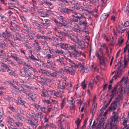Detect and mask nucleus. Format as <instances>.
Segmentation results:
<instances>
[{"label": "nucleus", "instance_id": "nucleus-1", "mask_svg": "<svg viewBox=\"0 0 129 129\" xmlns=\"http://www.w3.org/2000/svg\"><path fill=\"white\" fill-rule=\"evenodd\" d=\"M118 71L117 73H116V72L114 71L112 73V74H114L115 73V75L113 76L110 82V83H112L114 80H115L118 78H120L121 76L122 73L124 72V68L121 67V62L118 64Z\"/></svg>", "mask_w": 129, "mask_h": 129}, {"label": "nucleus", "instance_id": "nucleus-2", "mask_svg": "<svg viewBox=\"0 0 129 129\" xmlns=\"http://www.w3.org/2000/svg\"><path fill=\"white\" fill-rule=\"evenodd\" d=\"M119 117L118 116L117 113L114 112L112 113V116L109 119L108 124L111 126L115 125L119 123L118 120Z\"/></svg>", "mask_w": 129, "mask_h": 129}, {"label": "nucleus", "instance_id": "nucleus-3", "mask_svg": "<svg viewBox=\"0 0 129 129\" xmlns=\"http://www.w3.org/2000/svg\"><path fill=\"white\" fill-rule=\"evenodd\" d=\"M99 59L100 62L101 68L102 70H105L104 68L106 67V62L107 61V58L102 55Z\"/></svg>", "mask_w": 129, "mask_h": 129}, {"label": "nucleus", "instance_id": "nucleus-4", "mask_svg": "<svg viewBox=\"0 0 129 129\" xmlns=\"http://www.w3.org/2000/svg\"><path fill=\"white\" fill-rule=\"evenodd\" d=\"M26 36L27 37L29 38V42H31V44L33 46H38L39 44L37 41L35 40L33 38V36L28 33H26Z\"/></svg>", "mask_w": 129, "mask_h": 129}, {"label": "nucleus", "instance_id": "nucleus-5", "mask_svg": "<svg viewBox=\"0 0 129 129\" xmlns=\"http://www.w3.org/2000/svg\"><path fill=\"white\" fill-rule=\"evenodd\" d=\"M26 36L27 37L29 38V42H31V44L33 46H38L39 44L37 41L35 40L33 38V36L28 33H26Z\"/></svg>", "mask_w": 129, "mask_h": 129}, {"label": "nucleus", "instance_id": "nucleus-6", "mask_svg": "<svg viewBox=\"0 0 129 129\" xmlns=\"http://www.w3.org/2000/svg\"><path fill=\"white\" fill-rule=\"evenodd\" d=\"M71 40L73 42L76 43L80 45V44H83L84 42L83 41L79 40L78 36L76 34H73L72 35L70 38Z\"/></svg>", "mask_w": 129, "mask_h": 129}, {"label": "nucleus", "instance_id": "nucleus-7", "mask_svg": "<svg viewBox=\"0 0 129 129\" xmlns=\"http://www.w3.org/2000/svg\"><path fill=\"white\" fill-rule=\"evenodd\" d=\"M17 99L18 101L15 100V102L18 104L24 106L25 108H27L29 106V105L28 104L25 102L23 100L20 96H18Z\"/></svg>", "mask_w": 129, "mask_h": 129}, {"label": "nucleus", "instance_id": "nucleus-8", "mask_svg": "<svg viewBox=\"0 0 129 129\" xmlns=\"http://www.w3.org/2000/svg\"><path fill=\"white\" fill-rule=\"evenodd\" d=\"M67 102L70 104V109L71 110H73L74 109L75 105L74 104L75 102L74 101L73 97L71 96H69L67 99Z\"/></svg>", "mask_w": 129, "mask_h": 129}, {"label": "nucleus", "instance_id": "nucleus-9", "mask_svg": "<svg viewBox=\"0 0 129 129\" xmlns=\"http://www.w3.org/2000/svg\"><path fill=\"white\" fill-rule=\"evenodd\" d=\"M106 112L105 113V115L104 117L101 118L99 123L97 125V127L98 128H100L102 127L104 125L105 121L106 120Z\"/></svg>", "mask_w": 129, "mask_h": 129}, {"label": "nucleus", "instance_id": "nucleus-10", "mask_svg": "<svg viewBox=\"0 0 129 129\" xmlns=\"http://www.w3.org/2000/svg\"><path fill=\"white\" fill-rule=\"evenodd\" d=\"M9 85L10 86H12L13 87L15 88L16 90H18L19 91H20L22 92V93H23L26 94L28 96H29L30 95V93L28 91H26L25 90V89H24L21 90H19V89L17 87L14 85L12 83L9 82Z\"/></svg>", "mask_w": 129, "mask_h": 129}, {"label": "nucleus", "instance_id": "nucleus-11", "mask_svg": "<svg viewBox=\"0 0 129 129\" xmlns=\"http://www.w3.org/2000/svg\"><path fill=\"white\" fill-rule=\"evenodd\" d=\"M68 68L67 69L65 67L64 68L63 71L67 72H69L71 75H73L75 74V71L74 69V68H73V66L71 67H68Z\"/></svg>", "mask_w": 129, "mask_h": 129}, {"label": "nucleus", "instance_id": "nucleus-12", "mask_svg": "<svg viewBox=\"0 0 129 129\" xmlns=\"http://www.w3.org/2000/svg\"><path fill=\"white\" fill-rule=\"evenodd\" d=\"M34 106L38 110H41L43 112L46 113V108L45 107H42L41 105L36 104L34 105Z\"/></svg>", "mask_w": 129, "mask_h": 129}, {"label": "nucleus", "instance_id": "nucleus-13", "mask_svg": "<svg viewBox=\"0 0 129 129\" xmlns=\"http://www.w3.org/2000/svg\"><path fill=\"white\" fill-rule=\"evenodd\" d=\"M57 61H59L60 63V65L61 66L63 67L64 68L67 66V64L64 62V59L62 57L59 58L58 59L56 60Z\"/></svg>", "mask_w": 129, "mask_h": 129}, {"label": "nucleus", "instance_id": "nucleus-14", "mask_svg": "<svg viewBox=\"0 0 129 129\" xmlns=\"http://www.w3.org/2000/svg\"><path fill=\"white\" fill-rule=\"evenodd\" d=\"M59 10L62 13L63 12L65 13H69L71 12H72L73 11L71 10L66 8H62L61 7H60L59 9Z\"/></svg>", "mask_w": 129, "mask_h": 129}, {"label": "nucleus", "instance_id": "nucleus-15", "mask_svg": "<svg viewBox=\"0 0 129 129\" xmlns=\"http://www.w3.org/2000/svg\"><path fill=\"white\" fill-rule=\"evenodd\" d=\"M117 106V103L115 101H113L111 104L110 107H109V109L112 111L115 110Z\"/></svg>", "mask_w": 129, "mask_h": 129}, {"label": "nucleus", "instance_id": "nucleus-16", "mask_svg": "<svg viewBox=\"0 0 129 129\" xmlns=\"http://www.w3.org/2000/svg\"><path fill=\"white\" fill-rule=\"evenodd\" d=\"M68 4L70 6H73L72 8H75L77 5H80V4L77 2L75 0H71V1L68 2Z\"/></svg>", "mask_w": 129, "mask_h": 129}, {"label": "nucleus", "instance_id": "nucleus-17", "mask_svg": "<svg viewBox=\"0 0 129 129\" xmlns=\"http://www.w3.org/2000/svg\"><path fill=\"white\" fill-rule=\"evenodd\" d=\"M128 78H125L124 76L122 77L121 80L118 83V85L120 86H121L122 85V83L124 82L126 83L127 82Z\"/></svg>", "mask_w": 129, "mask_h": 129}, {"label": "nucleus", "instance_id": "nucleus-18", "mask_svg": "<svg viewBox=\"0 0 129 129\" xmlns=\"http://www.w3.org/2000/svg\"><path fill=\"white\" fill-rule=\"evenodd\" d=\"M39 71L40 73L45 74L48 76L50 77L51 76V73L46 70L41 69Z\"/></svg>", "mask_w": 129, "mask_h": 129}, {"label": "nucleus", "instance_id": "nucleus-19", "mask_svg": "<svg viewBox=\"0 0 129 129\" xmlns=\"http://www.w3.org/2000/svg\"><path fill=\"white\" fill-rule=\"evenodd\" d=\"M121 62V66L123 68H124V70L123 71H124V68H125V67H126V66L127 65L128 63V61L125 60L124 62V67L123 66L122 64V62L121 61H120L118 63H117V64H116V63L115 62L114 63L115 64V67H116V66H117L118 67L117 68H118V64H119V62Z\"/></svg>", "mask_w": 129, "mask_h": 129}, {"label": "nucleus", "instance_id": "nucleus-20", "mask_svg": "<svg viewBox=\"0 0 129 129\" xmlns=\"http://www.w3.org/2000/svg\"><path fill=\"white\" fill-rule=\"evenodd\" d=\"M72 29L73 31L77 33H79L80 32V28L77 24L75 25L74 27L72 28Z\"/></svg>", "mask_w": 129, "mask_h": 129}, {"label": "nucleus", "instance_id": "nucleus-21", "mask_svg": "<svg viewBox=\"0 0 129 129\" xmlns=\"http://www.w3.org/2000/svg\"><path fill=\"white\" fill-rule=\"evenodd\" d=\"M60 47L65 50L68 49V44L65 43H60Z\"/></svg>", "mask_w": 129, "mask_h": 129}, {"label": "nucleus", "instance_id": "nucleus-22", "mask_svg": "<svg viewBox=\"0 0 129 129\" xmlns=\"http://www.w3.org/2000/svg\"><path fill=\"white\" fill-rule=\"evenodd\" d=\"M79 24L80 25H83L85 27H86L87 24V22L86 20L85 21L82 20L81 17V18H80L79 20Z\"/></svg>", "mask_w": 129, "mask_h": 129}, {"label": "nucleus", "instance_id": "nucleus-23", "mask_svg": "<svg viewBox=\"0 0 129 129\" xmlns=\"http://www.w3.org/2000/svg\"><path fill=\"white\" fill-rule=\"evenodd\" d=\"M33 75L30 72L26 73V74L25 76L26 78H27L28 80L33 79Z\"/></svg>", "mask_w": 129, "mask_h": 129}, {"label": "nucleus", "instance_id": "nucleus-24", "mask_svg": "<svg viewBox=\"0 0 129 129\" xmlns=\"http://www.w3.org/2000/svg\"><path fill=\"white\" fill-rule=\"evenodd\" d=\"M48 92H50L52 95H54L57 97H58L59 96V93L56 92L53 90H48Z\"/></svg>", "mask_w": 129, "mask_h": 129}, {"label": "nucleus", "instance_id": "nucleus-25", "mask_svg": "<svg viewBox=\"0 0 129 129\" xmlns=\"http://www.w3.org/2000/svg\"><path fill=\"white\" fill-rule=\"evenodd\" d=\"M42 114V113L40 112L37 114H36L34 116V118H34L35 120L36 121V123H37L38 122V120L39 118V117L38 116H41Z\"/></svg>", "mask_w": 129, "mask_h": 129}, {"label": "nucleus", "instance_id": "nucleus-26", "mask_svg": "<svg viewBox=\"0 0 129 129\" xmlns=\"http://www.w3.org/2000/svg\"><path fill=\"white\" fill-rule=\"evenodd\" d=\"M110 13L108 12L107 13H104L102 14L101 17V19L102 21L107 18L108 16L110 14Z\"/></svg>", "mask_w": 129, "mask_h": 129}, {"label": "nucleus", "instance_id": "nucleus-27", "mask_svg": "<svg viewBox=\"0 0 129 129\" xmlns=\"http://www.w3.org/2000/svg\"><path fill=\"white\" fill-rule=\"evenodd\" d=\"M48 91H43L41 92V93L42 96H44L45 97H48L49 96V95L48 93Z\"/></svg>", "mask_w": 129, "mask_h": 129}, {"label": "nucleus", "instance_id": "nucleus-28", "mask_svg": "<svg viewBox=\"0 0 129 129\" xmlns=\"http://www.w3.org/2000/svg\"><path fill=\"white\" fill-rule=\"evenodd\" d=\"M122 96L123 95L122 94L118 95L117 97L115 99V101L117 103L120 102L122 100Z\"/></svg>", "mask_w": 129, "mask_h": 129}, {"label": "nucleus", "instance_id": "nucleus-29", "mask_svg": "<svg viewBox=\"0 0 129 129\" xmlns=\"http://www.w3.org/2000/svg\"><path fill=\"white\" fill-rule=\"evenodd\" d=\"M25 67L28 68L29 69H30L31 71H33L34 72H35L36 71V70L35 69L33 68L32 67H31L29 64L26 63Z\"/></svg>", "mask_w": 129, "mask_h": 129}, {"label": "nucleus", "instance_id": "nucleus-30", "mask_svg": "<svg viewBox=\"0 0 129 129\" xmlns=\"http://www.w3.org/2000/svg\"><path fill=\"white\" fill-rule=\"evenodd\" d=\"M28 99H31L32 100H34L37 97V95L35 94H32L30 93L29 96H28Z\"/></svg>", "mask_w": 129, "mask_h": 129}, {"label": "nucleus", "instance_id": "nucleus-31", "mask_svg": "<svg viewBox=\"0 0 129 129\" xmlns=\"http://www.w3.org/2000/svg\"><path fill=\"white\" fill-rule=\"evenodd\" d=\"M51 103H52L55 104V106H54L55 109H57V110H58L59 109H58L57 108L58 107L57 101H56L53 99H51Z\"/></svg>", "mask_w": 129, "mask_h": 129}, {"label": "nucleus", "instance_id": "nucleus-32", "mask_svg": "<svg viewBox=\"0 0 129 129\" xmlns=\"http://www.w3.org/2000/svg\"><path fill=\"white\" fill-rule=\"evenodd\" d=\"M7 44L3 41L1 40L0 42V47L1 48L4 49L6 47Z\"/></svg>", "mask_w": 129, "mask_h": 129}, {"label": "nucleus", "instance_id": "nucleus-33", "mask_svg": "<svg viewBox=\"0 0 129 129\" xmlns=\"http://www.w3.org/2000/svg\"><path fill=\"white\" fill-rule=\"evenodd\" d=\"M79 85V84H77V86H78ZM80 86H81L84 89H85L86 87V85L85 83V80H84L79 84Z\"/></svg>", "mask_w": 129, "mask_h": 129}, {"label": "nucleus", "instance_id": "nucleus-34", "mask_svg": "<svg viewBox=\"0 0 129 129\" xmlns=\"http://www.w3.org/2000/svg\"><path fill=\"white\" fill-rule=\"evenodd\" d=\"M18 23L16 21L13 20L11 21V25L13 26V25L14 26H16V28H17L18 26Z\"/></svg>", "mask_w": 129, "mask_h": 129}, {"label": "nucleus", "instance_id": "nucleus-35", "mask_svg": "<svg viewBox=\"0 0 129 129\" xmlns=\"http://www.w3.org/2000/svg\"><path fill=\"white\" fill-rule=\"evenodd\" d=\"M70 54L71 56L74 57L76 59H77L79 61H83V59L78 57L77 55H75L73 53H71Z\"/></svg>", "mask_w": 129, "mask_h": 129}, {"label": "nucleus", "instance_id": "nucleus-36", "mask_svg": "<svg viewBox=\"0 0 129 129\" xmlns=\"http://www.w3.org/2000/svg\"><path fill=\"white\" fill-rule=\"evenodd\" d=\"M111 92L112 93V94L111 95V96H112V97H113L114 96H116L117 94L116 88L115 87L113 89Z\"/></svg>", "mask_w": 129, "mask_h": 129}, {"label": "nucleus", "instance_id": "nucleus-37", "mask_svg": "<svg viewBox=\"0 0 129 129\" xmlns=\"http://www.w3.org/2000/svg\"><path fill=\"white\" fill-rule=\"evenodd\" d=\"M59 73V72L55 71L52 74L51 73L50 76L52 77H56L57 74Z\"/></svg>", "mask_w": 129, "mask_h": 129}, {"label": "nucleus", "instance_id": "nucleus-38", "mask_svg": "<svg viewBox=\"0 0 129 129\" xmlns=\"http://www.w3.org/2000/svg\"><path fill=\"white\" fill-rule=\"evenodd\" d=\"M35 112L33 111H31L29 114V118H34V116L36 114Z\"/></svg>", "mask_w": 129, "mask_h": 129}, {"label": "nucleus", "instance_id": "nucleus-39", "mask_svg": "<svg viewBox=\"0 0 129 129\" xmlns=\"http://www.w3.org/2000/svg\"><path fill=\"white\" fill-rule=\"evenodd\" d=\"M54 52H53L54 53H58L59 54H63V52L62 50H59L57 49L56 50H53Z\"/></svg>", "mask_w": 129, "mask_h": 129}, {"label": "nucleus", "instance_id": "nucleus-40", "mask_svg": "<svg viewBox=\"0 0 129 129\" xmlns=\"http://www.w3.org/2000/svg\"><path fill=\"white\" fill-rule=\"evenodd\" d=\"M25 121H26L27 123L32 126L33 127L35 126V124H34V123L30 120L27 119L25 120Z\"/></svg>", "mask_w": 129, "mask_h": 129}, {"label": "nucleus", "instance_id": "nucleus-41", "mask_svg": "<svg viewBox=\"0 0 129 129\" xmlns=\"http://www.w3.org/2000/svg\"><path fill=\"white\" fill-rule=\"evenodd\" d=\"M36 37L39 39H41L45 40L48 39V38L47 37L44 36H43L37 35Z\"/></svg>", "mask_w": 129, "mask_h": 129}, {"label": "nucleus", "instance_id": "nucleus-42", "mask_svg": "<svg viewBox=\"0 0 129 129\" xmlns=\"http://www.w3.org/2000/svg\"><path fill=\"white\" fill-rule=\"evenodd\" d=\"M81 17L78 16L75 17L73 18V20L74 22H77L79 20H80Z\"/></svg>", "mask_w": 129, "mask_h": 129}, {"label": "nucleus", "instance_id": "nucleus-43", "mask_svg": "<svg viewBox=\"0 0 129 129\" xmlns=\"http://www.w3.org/2000/svg\"><path fill=\"white\" fill-rule=\"evenodd\" d=\"M76 45H70L68 44V49L75 50Z\"/></svg>", "mask_w": 129, "mask_h": 129}, {"label": "nucleus", "instance_id": "nucleus-44", "mask_svg": "<svg viewBox=\"0 0 129 129\" xmlns=\"http://www.w3.org/2000/svg\"><path fill=\"white\" fill-rule=\"evenodd\" d=\"M50 126L53 128H55V125H54L53 123H49V124H46L44 126L45 127V126Z\"/></svg>", "mask_w": 129, "mask_h": 129}, {"label": "nucleus", "instance_id": "nucleus-45", "mask_svg": "<svg viewBox=\"0 0 129 129\" xmlns=\"http://www.w3.org/2000/svg\"><path fill=\"white\" fill-rule=\"evenodd\" d=\"M103 112V110H102V109H101L98 112L97 116L99 117H100L102 116Z\"/></svg>", "mask_w": 129, "mask_h": 129}, {"label": "nucleus", "instance_id": "nucleus-46", "mask_svg": "<svg viewBox=\"0 0 129 129\" xmlns=\"http://www.w3.org/2000/svg\"><path fill=\"white\" fill-rule=\"evenodd\" d=\"M99 44L101 47L105 48V49L106 47H108L107 45L105 43H99Z\"/></svg>", "mask_w": 129, "mask_h": 129}, {"label": "nucleus", "instance_id": "nucleus-47", "mask_svg": "<svg viewBox=\"0 0 129 129\" xmlns=\"http://www.w3.org/2000/svg\"><path fill=\"white\" fill-rule=\"evenodd\" d=\"M6 69L7 70V71L9 74L13 75L14 73V72L10 69L8 67V68Z\"/></svg>", "mask_w": 129, "mask_h": 129}, {"label": "nucleus", "instance_id": "nucleus-48", "mask_svg": "<svg viewBox=\"0 0 129 129\" xmlns=\"http://www.w3.org/2000/svg\"><path fill=\"white\" fill-rule=\"evenodd\" d=\"M47 62L53 68H54L53 67L55 66V64L54 62L48 60H47Z\"/></svg>", "mask_w": 129, "mask_h": 129}, {"label": "nucleus", "instance_id": "nucleus-49", "mask_svg": "<svg viewBox=\"0 0 129 129\" xmlns=\"http://www.w3.org/2000/svg\"><path fill=\"white\" fill-rule=\"evenodd\" d=\"M81 120V119H80L79 118H78L77 120L75 122V123L76 124V127H79V125L80 123Z\"/></svg>", "mask_w": 129, "mask_h": 129}, {"label": "nucleus", "instance_id": "nucleus-50", "mask_svg": "<svg viewBox=\"0 0 129 129\" xmlns=\"http://www.w3.org/2000/svg\"><path fill=\"white\" fill-rule=\"evenodd\" d=\"M89 13L91 14L92 16L95 18H97L98 16L96 13L95 14L94 12L93 11H90L89 12Z\"/></svg>", "mask_w": 129, "mask_h": 129}, {"label": "nucleus", "instance_id": "nucleus-51", "mask_svg": "<svg viewBox=\"0 0 129 129\" xmlns=\"http://www.w3.org/2000/svg\"><path fill=\"white\" fill-rule=\"evenodd\" d=\"M29 58L32 60H34L37 61H38L39 60V59H37V58H36L35 57L32 55L29 56Z\"/></svg>", "mask_w": 129, "mask_h": 129}, {"label": "nucleus", "instance_id": "nucleus-52", "mask_svg": "<svg viewBox=\"0 0 129 129\" xmlns=\"http://www.w3.org/2000/svg\"><path fill=\"white\" fill-rule=\"evenodd\" d=\"M33 24L35 26L37 27L39 26L40 25L37 21H34L33 22Z\"/></svg>", "mask_w": 129, "mask_h": 129}, {"label": "nucleus", "instance_id": "nucleus-53", "mask_svg": "<svg viewBox=\"0 0 129 129\" xmlns=\"http://www.w3.org/2000/svg\"><path fill=\"white\" fill-rule=\"evenodd\" d=\"M26 72L24 71H20V75L21 76L23 77H24L26 76Z\"/></svg>", "mask_w": 129, "mask_h": 129}, {"label": "nucleus", "instance_id": "nucleus-54", "mask_svg": "<svg viewBox=\"0 0 129 129\" xmlns=\"http://www.w3.org/2000/svg\"><path fill=\"white\" fill-rule=\"evenodd\" d=\"M74 51H75L76 53V55H77L78 56H80L81 54L82 53V52L80 51H78L76 50H74Z\"/></svg>", "mask_w": 129, "mask_h": 129}, {"label": "nucleus", "instance_id": "nucleus-55", "mask_svg": "<svg viewBox=\"0 0 129 129\" xmlns=\"http://www.w3.org/2000/svg\"><path fill=\"white\" fill-rule=\"evenodd\" d=\"M42 102L45 104H50L51 103V100H43Z\"/></svg>", "mask_w": 129, "mask_h": 129}, {"label": "nucleus", "instance_id": "nucleus-56", "mask_svg": "<svg viewBox=\"0 0 129 129\" xmlns=\"http://www.w3.org/2000/svg\"><path fill=\"white\" fill-rule=\"evenodd\" d=\"M21 19L23 21L25 22L26 21V19L24 16V15L22 14H20L19 15Z\"/></svg>", "mask_w": 129, "mask_h": 129}, {"label": "nucleus", "instance_id": "nucleus-57", "mask_svg": "<svg viewBox=\"0 0 129 129\" xmlns=\"http://www.w3.org/2000/svg\"><path fill=\"white\" fill-rule=\"evenodd\" d=\"M124 41V40L123 39H121L119 40L118 41V45L119 46H120L122 44Z\"/></svg>", "mask_w": 129, "mask_h": 129}, {"label": "nucleus", "instance_id": "nucleus-58", "mask_svg": "<svg viewBox=\"0 0 129 129\" xmlns=\"http://www.w3.org/2000/svg\"><path fill=\"white\" fill-rule=\"evenodd\" d=\"M127 121H128V119L127 118L124 119V120H123V125L124 126H126L127 125H128V124H127V125L126 124Z\"/></svg>", "mask_w": 129, "mask_h": 129}, {"label": "nucleus", "instance_id": "nucleus-59", "mask_svg": "<svg viewBox=\"0 0 129 129\" xmlns=\"http://www.w3.org/2000/svg\"><path fill=\"white\" fill-rule=\"evenodd\" d=\"M124 27L123 23L122 22H119L118 24V27L119 28H122Z\"/></svg>", "mask_w": 129, "mask_h": 129}, {"label": "nucleus", "instance_id": "nucleus-60", "mask_svg": "<svg viewBox=\"0 0 129 129\" xmlns=\"http://www.w3.org/2000/svg\"><path fill=\"white\" fill-rule=\"evenodd\" d=\"M23 45L27 49H30L31 48V47L30 46L28 45L27 42H25V43L23 44Z\"/></svg>", "mask_w": 129, "mask_h": 129}, {"label": "nucleus", "instance_id": "nucleus-61", "mask_svg": "<svg viewBox=\"0 0 129 129\" xmlns=\"http://www.w3.org/2000/svg\"><path fill=\"white\" fill-rule=\"evenodd\" d=\"M48 39L49 40H50V39L54 41L55 42L58 40V38H57L54 37H52L50 38H48Z\"/></svg>", "mask_w": 129, "mask_h": 129}, {"label": "nucleus", "instance_id": "nucleus-62", "mask_svg": "<svg viewBox=\"0 0 129 129\" xmlns=\"http://www.w3.org/2000/svg\"><path fill=\"white\" fill-rule=\"evenodd\" d=\"M124 92L125 94L127 95L129 92V88L128 87L125 88L124 89Z\"/></svg>", "mask_w": 129, "mask_h": 129}, {"label": "nucleus", "instance_id": "nucleus-63", "mask_svg": "<svg viewBox=\"0 0 129 129\" xmlns=\"http://www.w3.org/2000/svg\"><path fill=\"white\" fill-rule=\"evenodd\" d=\"M60 88L62 89L65 88V85H66V84L64 82H63L62 83V84H61L60 83Z\"/></svg>", "mask_w": 129, "mask_h": 129}, {"label": "nucleus", "instance_id": "nucleus-64", "mask_svg": "<svg viewBox=\"0 0 129 129\" xmlns=\"http://www.w3.org/2000/svg\"><path fill=\"white\" fill-rule=\"evenodd\" d=\"M15 124L18 127H20L22 126L23 125V123L22 122L19 121L15 122Z\"/></svg>", "mask_w": 129, "mask_h": 129}]
</instances>
